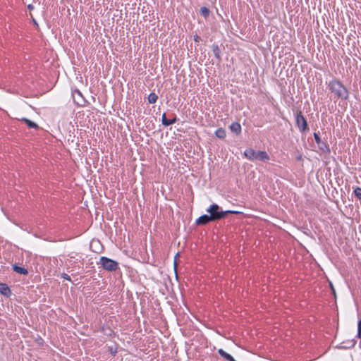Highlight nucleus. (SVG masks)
<instances>
[{"mask_svg":"<svg viewBox=\"0 0 361 361\" xmlns=\"http://www.w3.org/2000/svg\"><path fill=\"white\" fill-rule=\"evenodd\" d=\"M207 212L210 214V219L213 221L219 220L224 218L227 214H239V212L235 211H221L217 204H212L208 209Z\"/></svg>","mask_w":361,"mask_h":361,"instance_id":"2","label":"nucleus"},{"mask_svg":"<svg viewBox=\"0 0 361 361\" xmlns=\"http://www.w3.org/2000/svg\"><path fill=\"white\" fill-rule=\"evenodd\" d=\"M215 134L216 135L219 137V138H221V139H223L226 137V131L222 129V128H219L218 129L216 132H215Z\"/></svg>","mask_w":361,"mask_h":361,"instance_id":"16","label":"nucleus"},{"mask_svg":"<svg viewBox=\"0 0 361 361\" xmlns=\"http://www.w3.org/2000/svg\"><path fill=\"white\" fill-rule=\"evenodd\" d=\"M23 121L31 128H37L38 127L35 123L27 118H23Z\"/></svg>","mask_w":361,"mask_h":361,"instance_id":"15","label":"nucleus"},{"mask_svg":"<svg viewBox=\"0 0 361 361\" xmlns=\"http://www.w3.org/2000/svg\"><path fill=\"white\" fill-rule=\"evenodd\" d=\"M103 250V246L98 240H92V251L99 253Z\"/></svg>","mask_w":361,"mask_h":361,"instance_id":"8","label":"nucleus"},{"mask_svg":"<svg viewBox=\"0 0 361 361\" xmlns=\"http://www.w3.org/2000/svg\"><path fill=\"white\" fill-rule=\"evenodd\" d=\"M329 286H330V288H331V290H332V293H333V294H334V298H336V290H335V288H334V287L333 283H331V281H329Z\"/></svg>","mask_w":361,"mask_h":361,"instance_id":"21","label":"nucleus"},{"mask_svg":"<svg viewBox=\"0 0 361 361\" xmlns=\"http://www.w3.org/2000/svg\"><path fill=\"white\" fill-rule=\"evenodd\" d=\"M12 268H13V270L18 274H23V275H27L28 274V271L27 269L20 267V266L17 265L16 264H13Z\"/></svg>","mask_w":361,"mask_h":361,"instance_id":"10","label":"nucleus"},{"mask_svg":"<svg viewBox=\"0 0 361 361\" xmlns=\"http://www.w3.org/2000/svg\"><path fill=\"white\" fill-rule=\"evenodd\" d=\"M218 353H219V355L221 356H222L224 358H225L228 361H235L231 355H229L228 353H226L222 349H219Z\"/></svg>","mask_w":361,"mask_h":361,"instance_id":"12","label":"nucleus"},{"mask_svg":"<svg viewBox=\"0 0 361 361\" xmlns=\"http://www.w3.org/2000/svg\"><path fill=\"white\" fill-rule=\"evenodd\" d=\"M158 97L154 93H150L148 96V102L150 104H154L157 101Z\"/></svg>","mask_w":361,"mask_h":361,"instance_id":"14","label":"nucleus"},{"mask_svg":"<svg viewBox=\"0 0 361 361\" xmlns=\"http://www.w3.org/2000/svg\"><path fill=\"white\" fill-rule=\"evenodd\" d=\"M100 262L104 269L108 271H115L118 268V263L112 259L102 257Z\"/></svg>","mask_w":361,"mask_h":361,"instance_id":"4","label":"nucleus"},{"mask_svg":"<svg viewBox=\"0 0 361 361\" xmlns=\"http://www.w3.org/2000/svg\"><path fill=\"white\" fill-rule=\"evenodd\" d=\"M179 257V253H177L174 257V267L175 269L177 267L178 262H177V258Z\"/></svg>","mask_w":361,"mask_h":361,"instance_id":"23","label":"nucleus"},{"mask_svg":"<svg viewBox=\"0 0 361 361\" xmlns=\"http://www.w3.org/2000/svg\"><path fill=\"white\" fill-rule=\"evenodd\" d=\"M200 12L204 18H207L209 14V11L207 7L200 8Z\"/></svg>","mask_w":361,"mask_h":361,"instance_id":"17","label":"nucleus"},{"mask_svg":"<svg viewBox=\"0 0 361 361\" xmlns=\"http://www.w3.org/2000/svg\"><path fill=\"white\" fill-rule=\"evenodd\" d=\"M75 103L80 106H84L87 104V101L85 99L82 94L78 90H75L72 93Z\"/></svg>","mask_w":361,"mask_h":361,"instance_id":"5","label":"nucleus"},{"mask_svg":"<svg viewBox=\"0 0 361 361\" xmlns=\"http://www.w3.org/2000/svg\"><path fill=\"white\" fill-rule=\"evenodd\" d=\"M0 293L5 297L9 298L12 293L9 286L6 283H0Z\"/></svg>","mask_w":361,"mask_h":361,"instance_id":"7","label":"nucleus"},{"mask_svg":"<svg viewBox=\"0 0 361 361\" xmlns=\"http://www.w3.org/2000/svg\"><path fill=\"white\" fill-rule=\"evenodd\" d=\"M32 8H33V6H32V5H29V6H28V8H29V9H32Z\"/></svg>","mask_w":361,"mask_h":361,"instance_id":"26","label":"nucleus"},{"mask_svg":"<svg viewBox=\"0 0 361 361\" xmlns=\"http://www.w3.org/2000/svg\"><path fill=\"white\" fill-rule=\"evenodd\" d=\"M194 39L195 42H200L201 40V38H200V37L196 35L194 37Z\"/></svg>","mask_w":361,"mask_h":361,"instance_id":"25","label":"nucleus"},{"mask_svg":"<svg viewBox=\"0 0 361 361\" xmlns=\"http://www.w3.org/2000/svg\"><path fill=\"white\" fill-rule=\"evenodd\" d=\"M331 91L339 98L347 99L348 96L346 88L338 81L334 80L329 83Z\"/></svg>","mask_w":361,"mask_h":361,"instance_id":"3","label":"nucleus"},{"mask_svg":"<svg viewBox=\"0 0 361 361\" xmlns=\"http://www.w3.org/2000/svg\"><path fill=\"white\" fill-rule=\"evenodd\" d=\"M357 337L361 338V319L358 322V326H357Z\"/></svg>","mask_w":361,"mask_h":361,"instance_id":"20","label":"nucleus"},{"mask_svg":"<svg viewBox=\"0 0 361 361\" xmlns=\"http://www.w3.org/2000/svg\"><path fill=\"white\" fill-rule=\"evenodd\" d=\"M230 129L237 135H239L241 132V126L238 123H233L230 126Z\"/></svg>","mask_w":361,"mask_h":361,"instance_id":"11","label":"nucleus"},{"mask_svg":"<svg viewBox=\"0 0 361 361\" xmlns=\"http://www.w3.org/2000/svg\"><path fill=\"white\" fill-rule=\"evenodd\" d=\"M212 49H213V52H214L215 56H216L217 58H219L220 50H219L218 46L214 45L212 47Z\"/></svg>","mask_w":361,"mask_h":361,"instance_id":"18","label":"nucleus"},{"mask_svg":"<svg viewBox=\"0 0 361 361\" xmlns=\"http://www.w3.org/2000/svg\"><path fill=\"white\" fill-rule=\"evenodd\" d=\"M176 119H172V120H169L166 118V114H164L162 115V119H161V121H162V123L166 126H168L172 123H173L175 122Z\"/></svg>","mask_w":361,"mask_h":361,"instance_id":"13","label":"nucleus"},{"mask_svg":"<svg viewBox=\"0 0 361 361\" xmlns=\"http://www.w3.org/2000/svg\"><path fill=\"white\" fill-rule=\"evenodd\" d=\"M354 192H355V196H356L358 199L361 200V188H357L355 190Z\"/></svg>","mask_w":361,"mask_h":361,"instance_id":"19","label":"nucleus"},{"mask_svg":"<svg viewBox=\"0 0 361 361\" xmlns=\"http://www.w3.org/2000/svg\"><path fill=\"white\" fill-rule=\"evenodd\" d=\"M246 158L251 161H266L269 159V157L264 151H255L252 148L247 149L244 152Z\"/></svg>","mask_w":361,"mask_h":361,"instance_id":"1","label":"nucleus"},{"mask_svg":"<svg viewBox=\"0 0 361 361\" xmlns=\"http://www.w3.org/2000/svg\"><path fill=\"white\" fill-rule=\"evenodd\" d=\"M213 221V219H210V215H202L200 217H199L197 221H196V223L197 224H199V225H203V224H206L207 223H208L209 221Z\"/></svg>","mask_w":361,"mask_h":361,"instance_id":"9","label":"nucleus"},{"mask_svg":"<svg viewBox=\"0 0 361 361\" xmlns=\"http://www.w3.org/2000/svg\"><path fill=\"white\" fill-rule=\"evenodd\" d=\"M296 123L299 129L302 131H304L307 128V121L300 111L296 115Z\"/></svg>","mask_w":361,"mask_h":361,"instance_id":"6","label":"nucleus"},{"mask_svg":"<svg viewBox=\"0 0 361 361\" xmlns=\"http://www.w3.org/2000/svg\"><path fill=\"white\" fill-rule=\"evenodd\" d=\"M62 278H63L64 279L71 281V278H70L69 275H68L67 274H63Z\"/></svg>","mask_w":361,"mask_h":361,"instance_id":"24","label":"nucleus"},{"mask_svg":"<svg viewBox=\"0 0 361 361\" xmlns=\"http://www.w3.org/2000/svg\"><path fill=\"white\" fill-rule=\"evenodd\" d=\"M314 139H315V141L317 144H320L321 143V140L318 135V134H317L316 133H314Z\"/></svg>","mask_w":361,"mask_h":361,"instance_id":"22","label":"nucleus"}]
</instances>
